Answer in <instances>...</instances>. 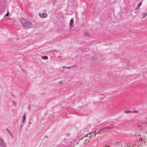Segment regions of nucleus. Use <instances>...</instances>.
I'll return each instance as SVG.
<instances>
[{"label": "nucleus", "instance_id": "obj_8", "mask_svg": "<svg viewBox=\"0 0 147 147\" xmlns=\"http://www.w3.org/2000/svg\"><path fill=\"white\" fill-rule=\"evenodd\" d=\"M139 111L137 110H134V111H131V113H138Z\"/></svg>", "mask_w": 147, "mask_h": 147}, {"label": "nucleus", "instance_id": "obj_14", "mask_svg": "<svg viewBox=\"0 0 147 147\" xmlns=\"http://www.w3.org/2000/svg\"><path fill=\"white\" fill-rule=\"evenodd\" d=\"M96 133L95 134H94V136L93 137H92V138H94L95 137H96Z\"/></svg>", "mask_w": 147, "mask_h": 147}, {"label": "nucleus", "instance_id": "obj_13", "mask_svg": "<svg viewBox=\"0 0 147 147\" xmlns=\"http://www.w3.org/2000/svg\"><path fill=\"white\" fill-rule=\"evenodd\" d=\"M147 15V13H145V14H144V16H143V17L144 18L145 17V16L146 15Z\"/></svg>", "mask_w": 147, "mask_h": 147}, {"label": "nucleus", "instance_id": "obj_10", "mask_svg": "<svg viewBox=\"0 0 147 147\" xmlns=\"http://www.w3.org/2000/svg\"><path fill=\"white\" fill-rule=\"evenodd\" d=\"M142 1L138 5V7H140L141 5H142Z\"/></svg>", "mask_w": 147, "mask_h": 147}, {"label": "nucleus", "instance_id": "obj_3", "mask_svg": "<svg viewBox=\"0 0 147 147\" xmlns=\"http://www.w3.org/2000/svg\"><path fill=\"white\" fill-rule=\"evenodd\" d=\"M39 15L42 18H45L47 16V14L46 13H43L42 14L40 13Z\"/></svg>", "mask_w": 147, "mask_h": 147}, {"label": "nucleus", "instance_id": "obj_5", "mask_svg": "<svg viewBox=\"0 0 147 147\" xmlns=\"http://www.w3.org/2000/svg\"><path fill=\"white\" fill-rule=\"evenodd\" d=\"M74 20L73 18H72L70 21L69 23V26L70 27H71L73 26V24H74Z\"/></svg>", "mask_w": 147, "mask_h": 147}, {"label": "nucleus", "instance_id": "obj_15", "mask_svg": "<svg viewBox=\"0 0 147 147\" xmlns=\"http://www.w3.org/2000/svg\"><path fill=\"white\" fill-rule=\"evenodd\" d=\"M102 130V129H100L97 132V133H98L99 132H100V131H101Z\"/></svg>", "mask_w": 147, "mask_h": 147}, {"label": "nucleus", "instance_id": "obj_7", "mask_svg": "<svg viewBox=\"0 0 147 147\" xmlns=\"http://www.w3.org/2000/svg\"><path fill=\"white\" fill-rule=\"evenodd\" d=\"M124 113L126 114H129L131 113V111L130 110H125L124 111Z\"/></svg>", "mask_w": 147, "mask_h": 147}, {"label": "nucleus", "instance_id": "obj_6", "mask_svg": "<svg viewBox=\"0 0 147 147\" xmlns=\"http://www.w3.org/2000/svg\"><path fill=\"white\" fill-rule=\"evenodd\" d=\"M26 116L25 115H24L23 117L22 122L23 123H24L25 122V120H26Z\"/></svg>", "mask_w": 147, "mask_h": 147}, {"label": "nucleus", "instance_id": "obj_16", "mask_svg": "<svg viewBox=\"0 0 147 147\" xmlns=\"http://www.w3.org/2000/svg\"><path fill=\"white\" fill-rule=\"evenodd\" d=\"M119 147H121V146H120Z\"/></svg>", "mask_w": 147, "mask_h": 147}, {"label": "nucleus", "instance_id": "obj_9", "mask_svg": "<svg viewBox=\"0 0 147 147\" xmlns=\"http://www.w3.org/2000/svg\"><path fill=\"white\" fill-rule=\"evenodd\" d=\"M42 58L44 59H47L48 58V57L47 56H43Z\"/></svg>", "mask_w": 147, "mask_h": 147}, {"label": "nucleus", "instance_id": "obj_1", "mask_svg": "<svg viewBox=\"0 0 147 147\" xmlns=\"http://www.w3.org/2000/svg\"><path fill=\"white\" fill-rule=\"evenodd\" d=\"M91 136V134H90L89 135L87 134V135L84 136L82 138L81 140L78 143H82L84 145L87 144L89 142Z\"/></svg>", "mask_w": 147, "mask_h": 147}, {"label": "nucleus", "instance_id": "obj_12", "mask_svg": "<svg viewBox=\"0 0 147 147\" xmlns=\"http://www.w3.org/2000/svg\"><path fill=\"white\" fill-rule=\"evenodd\" d=\"M105 128L106 129H108L110 128L111 127H109L108 126H107V127H105Z\"/></svg>", "mask_w": 147, "mask_h": 147}, {"label": "nucleus", "instance_id": "obj_2", "mask_svg": "<svg viewBox=\"0 0 147 147\" xmlns=\"http://www.w3.org/2000/svg\"><path fill=\"white\" fill-rule=\"evenodd\" d=\"M21 22L25 28H30L32 26V24L31 23L26 21L24 20L23 21V22Z\"/></svg>", "mask_w": 147, "mask_h": 147}, {"label": "nucleus", "instance_id": "obj_11", "mask_svg": "<svg viewBox=\"0 0 147 147\" xmlns=\"http://www.w3.org/2000/svg\"><path fill=\"white\" fill-rule=\"evenodd\" d=\"M9 15V13L8 12V11H7V13L5 15V16H8Z\"/></svg>", "mask_w": 147, "mask_h": 147}, {"label": "nucleus", "instance_id": "obj_4", "mask_svg": "<svg viewBox=\"0 0 147 147\" xmlns=\"http://www.w3.org/2000/svg\"><path fill=\"white\" fill-rule=\"evenodd\" d=\"M0 145L2 147H5V144L3 139L0 138Z\"/></svg>", "mask_w": 147, "mask_h": 147}]
</instances>
